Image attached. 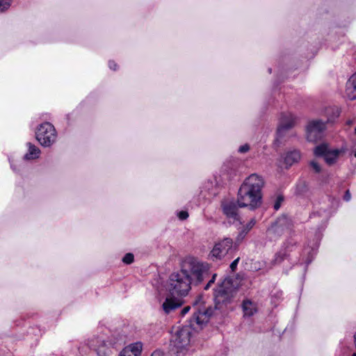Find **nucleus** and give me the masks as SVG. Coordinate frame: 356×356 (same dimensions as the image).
Instances as JSON below:
<instances>
[{
	"mask_svg": "<svg viewBox=\"0 0 356 356\" xmlns=\"http://www.w3.org/2000/svg\"><path fill=\"white\" fill-rule=\"evenodd\" d=\"M300 157V152L297 149L286 152L283 156L284 163L286 165V168H288L294 163H298Z\"/></svg>",
	"mask_w": 356,
	"mask_h": 356,
	"instance_id": "dca6fc26",
	"label": "nucleus"
},
{
	"mask_svg": "<svg viewBox=\"0 0 356 356\" xmlns=\"http://www.w3.org/2000/svg\"><path fill=\"white\" fill-rule=\"evenodd\" d=\"M191 285L189 274H186L181 266V269L179 271L170 275L167 289L172 296L184 297L191 290Z\"/></svg>",
	"mask_w": 356,
	"mask_h": 356,
	"instance_id": "423d86ee",
	"label": "nucleus"
},
{
	"mask_svg": "<svg viewBox=\"0 0 356 356\" xmlns=\"http://www.w3.org/2000/svg\"><path fill=\"white\" fill-rule=\"evenodd\" d=\"M346 94L350 100L356 99V72L346 82Z\"/></svg>",
	"mask_w": 356,
	"mask_h": 356,
	"instance_id": "f3484780",
	"label": "nucleus"
},
{
	"mask_svg": "<svg viewBox=\"0 0 356 356\" xmlns=\"http://www.w3.org/2000/svg\"><path fill=\"white\" fill-rule=\"evenodd\" d=\"M296 117L291 113H282L277 130L276 143H281L282 140L288 136L289 131L294 127Z\"/></svg>",
	"mask_w": 356,
	"mask_h": 356,
	"instance_id": "9b49d317",
	"label": "nucleus"
},
{
	"mask_svg": "<svg viewBox=\"0 0 356 356\" xmlns=\"http://www.w3.org/2000/svg\"><path fill=\"white\" fill-rule=\"evenodd\" d=\"M324 213H325V215L322 220V223H321L320 227L318 228V231L316 233V237L317 241H321L322 236H323L322 231H323L325 229V228L326 227V225H327V222L328 213L325 211Z\"/></svg>",
	"mask_w": 356,
	"mask_h": 356,
	"instance_id": "412c9836",
	"label": "nucleus"
},
{
	"mask_svg": "<svg viewBox=\"0 0 356 356\" xmlns=\"http://www.w3.org/2000/svg\"><path fill=\"white\" fill-rule=\"evenodd\" d=\"M122 340L106 341L102 337H92L88 340V345L90 349L94 350L98 356H112L113 350L118 348V345L122 343Z\"/></svg>",
	"mask_w": 356,
	"mask_h": 356,
	"instance_id": "0eeeda50",
	"label": "nucleus"
},
{
	"mask_svg": "<svg viewBox=\"0 0 356 356\" xmlns=\"http://www.w3.org/2000/svg\"><path fill=\"white\" fill-rule=\"evenodd\" d=\"M35 134L37 140L44 147L51 146L57 136L54 127L49 122L41 124Z\"/></svg>",
	"mask_w": 356,
	"mask_h": 356,
	"instance_id": "1a4fd4ad",
	"label": "nucleus"
},
{
	"mask_svg": "<svg viewBox=\"0 0 356 356\" xmlns=\"http://www.w3.org/2000/svg\"><path fill=\"white\" fill-rule=\"evenodd\" d=\"M216 277L217 274L216 273L211 275V279L209 280L207 284L204 287V290H208L211 287V284L215 282Z\"/></svg>",
	"mask_w": 356,
	"mask_h": 356,
	"instance_id": "bb28decb",
	"label": "nucleus"
},
{
	"mask_svg": "<svg viewBox=\"0 0 356 356\" xmlns=\"http://www.w3.org/2000/svg\"><path fill=\"white\" fill-rule=\"evenodd\" d=\"M352 356H356V353H354Z\"/></svg>",
	"mask_w": 356,
	"mask_h": 356,
	"instance_id": "a19ab883",
	"label": "nucleus"
},
{
	"mask_svg": "<svg viewBox=\"0 0 356 356\" xmlns=\"http://www.w3.org/2000/svg\"><path fill=\"white\" fill-rule=\"evenodd\" d=\"M28 152L24 155V159L26 160H32L39 157L40 154V149L31 143H27Z\"/></svg>",
	"mask_w": 356,
	"mask_h": 356,
	"instance_id": "6ab92c4d",
	"label": "nucleus"
},
{
	"mask_svg": "<svg viewBox=\"0 0 356 356\" xmlns=\"http://www.w3.org/2000/svg\"><path fill=\"white\" fill-rule=\"evenodd\" d=\"M318 217V215L313 213V218H316Z\"/></svg>",
	"mask_w": 356,
	"mask_h": 356,
	"instance_id": "e433bc0d",
	"label": "nucleus"
},
{
	"mask_svg": "<svg viewBox=\"0 0 356 356\" xmlns=\"http://www.w3.org/2000/svg\"><path fill=\"white\" fill-rule=\"evenodd\" d=\"M283 200H284V197L282 195H280L277 196L276 200L273 205V208L275 211H277L280 208L281 204L283 202Z\"/></svg>",
	"mask_w": 356,
	"mask_h": 356,
	"instance_id": "a878e982",
	"label": "nucleus"
},
{
	"mask_svg": "<svg viewBox=\"0 0 356 356\" xmlns=\"http://www.w3.org/2000/svg\"><path fill=\"white\" fill-rule=\"evenodd\" d=\"M243 310L245 316H251L256 312L257 309L252 302L246 300L243 302Z\"/></svg>",
	"mask_w": 356,
	"mask_h": 356,
	"instance_id": "aec40b11",
	"label": "nucleus"
},
{
	"mask_svg": "<svg viewBox=\"0 0 356 356\" xmlns=\"http://www.w3.org/2000/svg\"><path fill=\"white\" fill-rule=\"evenodd\" d=\"M355 134H356V128L355 129Z\"/></svg>",
	"mask_w": 356,
	"mask_h": 356,
	"instance_id": "37998d69",
	"label": "nucleus"
},
{
	"mask_svg": "<svg viewBox=\"0 0 356 356\" xmlns=\"http://www.w3.org/2000/svg\"><path fill=\"white\" fill-rule=\"evenodd\" d=\"M250 149V145L248 144H245L238 147V152L240 153H245L248 152Z\"/></svg>",
	"mask_w": 356,
	"mask_h": 356,
	"instance_id": "c756f323",
	"label": "nucleus"
},
{
	"mask_svg": "<svg viewBox=\"0 0 356 356\" xmlns=\"http://www.w3.org/2000/svg\"><path fill=\"white\" fill-rule=\"evenodd\" d=\"M193 314L188 325L178 328L170 340L171 350L176 356H186L188 354L192 331L202 328L213 315V309L207 307L202 296L193 302Z\"/></svg>",
	"mask_w": 356,
	"mask_h": 356,
	"instance_id": "f257e3e1",
	"label": "nucleus"
},
{
	"mask_svg": "<svg viewBox=\"0 0 356 356\" xmlns=\"http://www.w3.org/2000/svg\"><path fill=\"white\" fill-rule=\"evenodd\" d=\"M207 185H209V186L212 185V183H207Z\"/></svg>",
	"mask_w": 356,
	"mask_h": 356,
	"instance_id": "79ce46f5",
	"label": "nucleus"
},
{
	"mask_svg": "<svg viewBox=\"0 0 356 356\" xmlns=\"http://www.w3.org/2000/svg\"><path fill=\"white\" fill-rule=\"evenodd\" d=\"M182 266L186 274H189L191 284L197 285L209 279L211 275V266L194 257L186 259Z\"/></svg>",
	"mask_w": 356,
	"mask_h": 356,
	"instance_id": "39448f33",
	"label": "nucleus"
},
{
	"mask_svg": "<svg viewBox=\"0 0 356 356\" xmlns=\"http://www.w3.org/2000/svg\"><path fill=\"white\" fill-rule=\"evenodd\" d=\"M151 356H170L168 354L163 353L160 350H156L152 353Z\"/></svg>",
	"mask_w": 356,
	"mask_h": 356,
	"instance_id": "2f4dec72",
	"label": "nucleus"
},
{
	"mask_svg": "<svg viewBox=\"0 0 356 356\" xmlns=\"http://www.w3.org/2000/svg\"><path fill=\"white\" fill-rule=\"evenodd\" d=\"M233 241L232 238H225L220 242L216 243L210 252L211 257L214 259H221L228 254L232 249Z\"/></svg>",
	"mask_w": 356,
	"mask_h": 356,
	"instance_id": "f8f14e48",
	"label": "nucleus"
},
{
	"mask_svg": "<svg viewBox=\"0 0 356 356\" xmlns=\"http://www.w3.org/2000/svg\"><path fill=\"white\" fill-rule=\"evenodd\" d=\"M351 199V194L348 190H347L343 195V200L346 202L350 201Z\"/></svg>",
	"mask_w": 356,
	"mask_h": 356,
	"instance_id": "72a5a7b5",
	"label": "nucleus"
},
{
	"mask_svg": "<svg viewBox=\"0 0 356 356\" xmlns=\"http://www.w3.org/2000/svg\"><path fill=\"white\" fill-rule=\"evenodd\" d=\"M236 293V289L233 284L232 280L229 277H225L220 284H218L213 292V300L215 307L207 304L204 296H202L207 307H211L213 311L216 309H222L230 304ZM202 296V295H200ZM200 297V296H199ZM198 296L195 298V300ZM214 312H213V314Z\"/></svg>",
	"mask_w": 356,
	"mask_h": 356,
	"instance_id": "20e7f679",
	"label": "nucleus"
},
{
	"mask_svg": "<svg viewBox=\"0 0 356 356\" xmlns=\"http://www.w3.org/2000/svg\"><path fill=\"white\" fill-rule=\"evenodd\" d=\"M108 67L111 70H116L117 69V64L113 61V60H110L108 62Z\"/></svg>",
	"mask_w": 356,
	"mask_h": 356,
	"instance_id": "f704fd0d",
	"label": "nucleus"
},
{
	"mask_svg": "<svg viewBox=\"0 0 356 356\" xmlns=\"http://www.w3.org/2000/svg\"><path fill=\"white\" fill-rule=\"evenodd\" d=\"M143 343L137 341L126 346L119 354V356H140Z\"/></svg>",
	"mask_w": 356,
	"mask_h": 356,
	"instance_id": "4468645a",
	"label": "nucleus"
},
{
	"mask_svg": "<svg viewBox=\"0 0 356 356\" xmlns=\"http://www.w3.org/2000/svg\"><path fill=\"white\" fill-rule=\"evenodd\" d=\"M10 6V0H0V12H3L8 9Z\"/></svg>",
	"mask_w": 356,
	"mask_h": 356,
	"instance_id": "393cba45",
	"label": "nucleus"
},
{
	"mask_svg": "<svg viewBox=\"0 0 356 356\" xmlns=\"http://www.w3.org/2000/svg\"><path fill=\"white\" fill-rule=\"evenodd\" d=\"M341 151L337 148H332L328 143L323 142L313 149L315 156L322 158L328 165L335 164Z\"/></svg>",
	"mask_w": 356,
	"mask_h": 356,
	"instance_id": "6e6552de",
	"label": "nucleus"
},
{
	"mask_svg": "<svg viewBox=\"0 0 356 356\" xmlns=\"http://www.w3.org/2000/svg\"><path fill=\"white\" fill-rule=\"evenodd\" d=\"M182 303V301L175 296L167 297L162 304V308L165 314H170L180 307Z\"/></svg>",
	"mask_w": 356,
	"mask_h": 356,
	"instance_id": "2eb2a0df",
	"label": "nucleus"
},
{
	"mask_svg": "<svg viewBox=\"0 0 356 356\" xmlns=\"http://www.w3.org/2000/svg\"><path fill=\"white\" fill-rule=\"evenodd\" d=\"M255 224L256 220L254 218H252L248 223L241 227L236 237V241H242V240L245 237L247 234L250 231V229L254 226Z\"/></svg>",
	"mask_w": 356,
	"mask_h": 356,
	"instance_id": "a211bd4d",
	"label": "nucleus"
},
{
	"mask_svg": "<svg viewBox=\"0 0 356 356\" xmlns=\"http://www.w3.org/2000/svg\"><path fill=\"white\" fill-rule=\"evenodd\" d=\"M287 256L286 250H280L275 254V263L279 264L282 262Z\"/></svg>",
	"mask_w": 356,
	"mask_h": 356,
	"instance_id": "5701e85b",
	"label": "nucleus"
},
{
	"mask_svg": "<svg viewBox=\"0 0 356 356\" xmlns=\"http://www.w3.org/2000/svg\"><path fill=\"white\" fill-rule=\"evenodd\" d=\"M190 309H191L190 306H186V307H184L181 311V315L184 316L189 312Z\"/></svg>",
	"mask_w": 356,
	"mask_h": 356,
	"instance_id": "c9c22d12",
	"label": "nucleus"
},
{
	"mask_svg": "<svg viewBox=\"0 0 356 356\" xmlns=\"http://www.w3.org/2000/svg\"><path fill=\"white\" fill-rule=\"evenodd\" d=\"M264 180L261 176L252 174L247 177L238 189L237 203L240 208L249 207L253 210L258 207L261 200V188Z\"/></svg>",
	"mask_w": 356,
	"mask_h": 356,
	"instance_id": "f03ea898",
	"label": "nucleus"
},
{
	"mask_svg": "<svg viewBox=\"0 0 356 356\" xmlns=\"http://www.w3.org/2000/svg\"><path fill=\"white\" fill-rule=\"evenodd\" d=\"M308 190V186L305 181H300L296 185V193L297 195H304V193Z\"/></svg>",
	"mask_w": 356,
	"mask_h": 356,
	"instance_id": "4be33fe9",
	"label": "nucleus"
},
{
	"mask_svg": "<svg viewBox=\"0 0 356 356\" xmlns=\"http://www.w3.org/2000/svg\"><path fill=\"white\" fill-rule=\"evenodd\" d=\"M268 72H269V73H271V69L270 68L268 69Z\"/></svg>",
	"mask_w": 356,
	"mask_h": 356,
	"instance_id": "ea45409f",
	"label": "nucleus"
},
{
	"mask_svg": "<svg viewBox=\"0 0 356 356\" xmlns=\"http://www.w3.org/2000/svg\"><path fill=\"white\" fill-rule=\"evenodd\" d=\"M337 106H325L317 111L319 118L313 119V142L323 140L327 136L328 127L339 116Z\"/></svg>",
	"mask_w": 356,
	"mask_h": 356,
	"instance_id": "7ed1b4c3",
	"label": "nucleus"
},
{
	"mask_svg": "<svg viewBox=\"0 0 356 356\" xmlns=\"http://www.w3.org/2000/svg\"><path fill=\"white\" fill-rule=\"evenodd\" d=\"M221 207L223 213L229 220V222L238 225L241 224L240 217L238 213V208L239 207L237 202L225 200L222 202Z\"/></svg>",
	"mask_w": 356,
	"mask_h": 356,
	"instance_id": "ddd939ff",
	"label": "nucleus"
},
{
	"mask_svg": "<svg viewBox=\"0 0 356 356\" xmlns=\"http://www.w3.org/2000/svg\"><path fill=\"white\" fill-rule=\"evenodd\" d=\"M312 134V122H309L306 127V135L307 140L310 141V136Z\"/></svg>",
	"mask_w": 356,
	"mask_h": 356,
	"instance_id": "c85d7f7f",
	"label": "nucleus"
},
{
	"mask_svg": "<svg viewBox=\"0 0 356 356\" xmlns=\"http://www.w3.org/2000/svg\"><path fill=\"white\" fill-rule=\"evenodd\" d=\"M177 217L181 220H184L188 218V213L186 211H181L177 213Z\"/></svg>",
	"mask_w": 356,
	"mask_h": 356,
	"instance_id": "cd10ccee",
	"label": "nucleus"
},
{
	"mask_svg": "<svg viewBox=\"0 0 356 356\" xmlns=\"http://www.w3.org/2000/svg\"><path fill=\"white\" fill-rule=\"evenodd\" d=\"M293 222L287 216H282L279 217L268 229L267 232L269 235L277 238L290 232L292 229Z\"/></svg>",
	"mask_w": 356,
	"mask_h": 356,
	"instance_id": "9d476101",
	"label": "nucleus"
},
{
	"mask_svg": "<svg viewBox=\"0 0 356 356\" xmlns=\"http://www.w3.org/2000/svg\"><path fill=\"white\" fill-rule=\"evenodd\" d=\"M354 156L356 157V149L354 152Z\"/></svg>",
	"mask_w": 356,
	"mask_h": 356,
	"instance_id": "58836bf2",
	"label": "nucleus"
},
{
	"mask_svg": "<svg viewBox=\"0 0 356 356\" xmlns=\"http://www.w3.org/2000/svg\"><path fill=\"white\" fill-rule=\"evenodd\" d=\"M321 171V167L316 162L313 161V172H320Z\"/></svg>",
	"mask_w": 356,
	"mask_h": 356,
	"instance_id": "473e14b6",
	"label": "nucleus"
},
{
	"mask_svg": "<svg viewBox=\"0 0 356 356\" xmlns=\"http://www.w3.org/2000/svg\"><path fill=\"white\" fill-rule=\"evenodd\" d=\"M352 122H352L351 120H349V121H348V122H347V124H349V125H350V124H352Z\"/></svg>",
	"mask_w": 356,
	"mask_h": 356,
	"instance_id": "4c0bfd02",
	"label": "nucleus"
},
{
	"mask_svg": "<svg viewBox=\"0 0 356 356\" xmlns=\"http://www.w3.org/2000/svg\"><path fill=\"white\" fill-rule=\"evenodd\" d=\"M240 260V257H237L236 259H234L230 264V268L232 271H234L237 267V265L238 264V261Z\"/></svg>",
	"mask_w": 356,
	"mask_h": 356,
	"instance_id": "7c9ffc66",
	"label": "nucleus"
},
{
	"mask_svg": "<svg viewBox=\"0 0 356 356\" xmlns=\"http://www.w3.org/2000/svg\"><path fill=\"white\" fill-rule=\"evenodd\" d=\"M134 256L132 253H127L122 258V261L126 264H131L134 262Z\"/></svg>",
	"mask_w": 356,
	"mask_h": 356,
	"instance_id": "b1692460",
	"label": "nucleus"
}]
</instances>
